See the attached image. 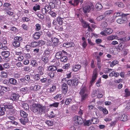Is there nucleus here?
<instances>
[{"instance_id":"f8f14e48","label":"nucleus","mask_w":130,"mask_h":130,"mask_svg":"<svg viewBox=\"0 0 130 130\" xmlns=\"http://www.w3.org/2000/svg\"><path fill=\"white\" fill-rule=\"evenodd\" d=\"M81 67V66L79 64L73 65L72 67V70L74 72L80 70Z\"/></svg>"},{"instance_id":"49530a36","label":"nucleus","mask_w":130,"mask_h":130,"mask_svg":"<svg viewBox=\"0 0 130 130\" xmlns=\"http://www.w3.org/2000/svg\"><path fill=\"white\" fill-rule=\"evenodd\" d=\"M50 55V52L48 50H45L43 55L48 57Z\"/></svg>"},{"instance_id":"6e6d98bb","label":"nucleus","mask_w":130,"mask_h":130,"mask_svg":"<svg viewBox=\"0 0 130 130\" xmlns=\"http://www.w3.org/2000/svg\"><path fill=\"white\" fill-rule=\"evenodd\" d=\"M49 13L52 17H56L57 14L54 12L51 11Z\"/></svg>"},{"instance_id":"bf43d9fd","label":"nucleus","mask_w":130,"mask_h":130,"mask_svg":"<svg viewBox=\"0 0 130 130\" xmlns=\"http://www.w3.org/2000/svg\"><path fill=\"white\" fill-rule=\"evenodd\" d=\"M81 95V100L82 101L85 100V99L87 97L88 95L86 93H85Z\"/></svg>"},{"instance_id":"6e6552de","label":"nucleus","mask_w":130,"mask_h":130,"mask_svg":"<svg viewBox=\"0 0 130 130\" xmlns=\"http://www.w3.org/2000/svg\"><path fill=\"white\" fill-rule=\"evenodd\" d=\"M61 87L63 93L64 94H66L67 92L68 89L67 85L66 84H62Z\"/></svg>"},{"instance_id":"bb28decb","label":"nucleus","mask_w":130,"mask_h":130,"mask_svg":"<svg viewBox=\"0 0 130 130\" xmlns=\"http://www.w3.org/2000/svg\"><path fill=\"white\" fill-rule=\"evenodd\" d=\"M6 111L5 108L4 107H0V116H2L5 114Z\"/></svg>"},{"instance_id":"ddd939ff","label":"nucleus","mask_w":130,"mask_h":130,"mask_svg":"<svg viewBox=\"0 0 130 130\" xmlns=\"http://www.w3.org/2000/svg\"><path fill=\"white\" fill-rule=\"evenodd\" d=\"M75 45L74 43L72 42H66L63 44V46L67 48H68L71 46H74Z\"/></svg>"},{"instance_id":"6ab92c4d","label":"nucleus","mask_w":130,"mask_h":130,"mask_svg":"<svg viewBox=\"0 0 130 130\" xmlns=\"http://www.w3.org/2000/svg\"><path fill=\"white\" fill-rule=\"evenodd\" d=\"M119 38V37L116 35H111L109 36L107 38V39L108 40H112L114 39H117Z\"/></svg>"},{"instance_id":"de8ad7c7","label":"nucleus","mask_w":130,"mask_h":130,"mask_svg":"<svg viewBox=\"0 0 130 130\" xmlns=\"http://www.w3.org/2000/svg\"><path fill=\"white\" fill-rule=\"evenodd\" d=\"M72 101V99L70 98H66L65 100V104L66 105L69 104Z\"/></svg>"},{"instance_id":"79ce46f5","label":"nucleus","mask_w":130,"mask_h":130,"mask_svg":"<svg viewBox=\"0 0 130 130\" xmlns=\"http://www.w3.org/2000/svg\"><path fill=\"white\" fill-rule=\"evenodd\" d=\"M118 63V62L116 60H115L111 62L110 64V66L111 67H113L116 64Z\"/></svg>"},{"instance_id":"dca6fc26","label":"nucleus","mask_w":130,"mask_h":130,"mask_svg":"<svg viewBox=\"0 0 130 130\" xmlns=\"http://www.w3.org/2000/svg\"><path fill=\"white\" fill-rule=\"evenodd\" d=\"M119 75V74L118 72H116L115 71H112L109 74V76L110 77L114 76L115 77H118Z\"/></svg>"},{"instance_id":"39448f33","label":"nucleus","mask_w":130,"mask_h":130,"mask_svg":"<svg viewBox=\"0 0 130 130\" xmlns=\"http://www.w3.org/2000/svg\"><path fill=\"white\" fill-rule=\"evenodd\" d=\"M73 120L74 122L76 124H81L83 123V119L79 117L75 116L73 118Z\"/></svg>"},{"instance_id":"4c0bfd02","label":"nucleus","mask_w":130,"mask_h":130,"mask_svg":"<svg viewBox=\"0 0 130 130\" xmlns=\"http://www.w3.org/2000/svg\"><path fill=\"white\" fill-rule=\"evenodd\" d=\"M95 7L98 10H100L102 8V6L101 4L97 3L96 4Z\"/></svg>"},{"instance_id":"7c9ffc66","label":"nucleus","mask_w":130,"mask_h":130,"mask_svg":"<svg viewBox=\"0 0 130 130\" xmlns=\"http://www.w3.org/2000/svg\"><path fill=\"white\" fill-rule=\"evenodd\" d=\"M62 56V53L61 52H58L56 53L55 57L58 59H60Z\"/></svg>"},{"instance_id":"8fccbe9b","label":"nucleus","mask_w":130,"mask_h":130,"mask_svg":"<svg viewBox=\"0 0 130 130\" xmlns=\"http://www.w3.org/2000/svg\"><path fill=\"white\" fill-rule=\"evenodd\" d=\"M39 44L38 42H31V45L33 47H35L37 46H39Z\"/></svg>"},{"instance_id":"3c124183","label":"nucleus","mask_w":130,"mask_h":130,"mask_svg":"<svg viewBox=\"0 0 130 130\" xmlns=\"http://www.w3.org/2000/svg\"><path fill=\"white\" fill-rule=\"evenodd\" d=\"M55 73L52 72H50L48 74V76H49L51 78H53L55 75Z\"/></svg>"},{"instance_id":"393cba45","label":"nucleus","mask_w":130,"mask_h":130,"mask_svg":"<svg viewBox=\"0 0 130 130\" xmlns=\"http://www.w3.org/2000/svg\"><path fill=\"white\" fill-rule=\"evenodd\" d=\"M117 40L119 41V42L120 43L119 46L120 47L122 45L121 44V43H123L124 42L126 41V40L124 37L121 38H118V39H117Z\"/></svg>"},{"instance_id":"423d86ee","label":"nucleus","mask_w":130,"mask_h":130,"mask_svg":"<svg viewBox=\"0 0 130 130\" xmlns=\"http://www.w3.org/2000/svg\"><path fill=\"white\" fill-rule=\"evenodd\" d=\"M51 8L48 5L45 6V7L42 9V13L44 14H47V12L49 13L51 11Z\"/></svg>"},{"instance_id":"0e129e2a","label":"nucleus","mask_w":130,"mask_h":130,"mask_svg":"<svg viewBox=\"0 0 130 130\" xmlns=\"http://www.w3.org/2000/svg\"><path fill=\"white\" fill-rule=\"evenodd\" d=\"M105 16L104 15H101L98 16L97 18V20L98 21H100L102 20L104 18H105Z\"/></svg>"},{"instance_id":"ea45409f","label":"nucleus","mask_w":130,"mask_h":130,"mask_svg":"<svg viewBox=\"0 0 130 130\" xmlns=\"http://www.w3.org/2000/svg\"><path fill=\"white\" fill-rule=\"evenodd\" d=\"M63 18L60 17H58L57 18V21L59 25H61L62 24L63 22Z\"/></svg>"},{"instance_id":"4d7b16f0","label":"nucleus","mask_w":130,"mask_h":130,"mask_svg":"<svg viewBox=\"0 0 130 130\" xmlns=\"http://www.w3.org/2000/svg\"><path fill=\"white\" fill-rule=\"evenodd\" d=\"M87 27L88 28V31L87 32V33L86 35L85 36L86 37L87 36V37H89L90 36V35L89 34V31L90 30L92 31V29L90 27L89 25H88V26Z\"/></svg>"},{"instance_id":"5fc2aeb1","label":"nucleus","mask_w":130,"mask_h":130,"mask_svg":"<svg viewBox=\"0 0 130 130\" xmlns=\"http://www.w3.org/2000/svg\"><path fill=\"white\" fill-rule=\"evenodd\" d=\"M40 6L39 5H36L33 7V9L35 11L37 10H39L40 9Z\"/></svg>"},{"instance_id":"f257e3e1","label":"nucleus","mask_w":130,"mask_h":130,"mask_svg":"<svg viewBox=\"0 0 130 130\" xmlns=\"http://www.w3.org/2000/svg\"><path fill=\"white\" fill-rule=\"evenodd\" d=\"M97 71V69L95 68L93 71L91 80L90 81V83L89 88H90L92 86V85L94 83L95 80L98 77V74Z\"/></svg>"},{"instance_id":"864d4df0","label":"nucleus","mask_w":130,"mask_h":130,"mask_svg":"<svg viewBox=\"0 0 130 130\" xmlns=\"http://www.w3.org/2000/svg\"><path fill=\"white\" fill-rule=\"evenodd\" d=\"M62 97V95L60 94H57L54 97V98L55 100H58L59 99L60 100L62 99L61 98Z\"/></svg>"},{"instance_id":"4468645a","label":"nucleus","mask_w":130,"mask_h":130,"mask_svg":"<svg viewBox=\"0 0 130 130\" xmlns=\"http://www.w3.org/2000/svg\"><path fill=\"white\" fill-rule=\"evenodd\" d=\"M126 21V18L125 17H122L121 19H118L117 20V22L120 24H122Z\"/></svg>"},{"instance_id":"9d476101","label":"nucleus","mask_w":130,"mask_h":130,"mask_svg":"<svg viewBox=\"0 0 130 130\" xmlns=\"http://www.w3.org/2000/svg\"><path fill=\"white\" fill-rule=\"evenodd\" d=\"M19 95L18 93H13L11 96L10 99L12 101H16L18 100L19 97Z\"/></svg>"},{"instance_id":"338daca9","label":"nucleus","mask_w":130,"mask_h":130,"mask_svg":"<svg viewBox=\"0 0 130 130\" xmlns=\"http://www.w3.org/2000/svg\"><path fill=\"white\" fill-rule=\"evenodd\" d=\"M70 64L68 63L66 64L62 67L63 69H68L69 68Z\"/></svg>"},{"instance_id":"20e7f679","label":"nucleus","mask_w":130,"mask_h":130,"mask_svg":"<svg viewBox=\"0 0 130 130\" xmlns=\"http://www.w3.org/2000/svg\"><path fill=\"white\" fill-rule=\"evenodd\" d=\"M4 8H1L0 9L1 11H8L10 10L11 8V5L9 3H5L3 5Z\"/></svg>"},{"instance_id":"e2e57ef3","label":"nucleus","mask_w":130,"mask_h":130,"mask_svg":"<svg viewBox=\"0 0 130 130\" xmlns=\"http://www.w3.org/2000/svg\"><path fill=\"white\" fill-rule=\"evenodd\" d=\"M84 124L85 125L87 126H89L91 124H92L91 122V120H88L86 121L85 122Z\"/></svg>"},{"instance_id":"a211bd4d","label":"nucleus","mask_w":130,"mask_h":130,"mask_svg":"<svg viewBox=\"0 0 130 130\" xmlns=\"http://www.w3.org/2000/svg\"><path fill=\"white\" fill-rule=\"evenodd\" d=\"M9 81L10 83L12 85H16L17 84V80L13 78H10L9 80Z\"/></svg>"},{"instance_id":"cd10ccee","label":"nucleus","mask_w":130,"mask_h":130,"mask_svg":"<svg viewBox=\"0 0 130 130\" xmlns=\"http://www.w3.org/2000/svg\"><path fill=\"white\" fill-rule=\"evenodd\" d=\"M113 11L111 10L106 11L104 13V15L105 17L109 16L110 14L112 13Z\"/></svg>"},{"instance_id":"412c9836","label":"nucleus","mask_w":130,"mask_h":130,"mask_svg":"<svg viewBox=\"0 0 130 130\" xmlns=\"http://www.w3.org/2000/svg\"><path fill=\"white\" fill-rule=\"evenodd\" d=\"M20 113L21 116L23 118H27L28 114L25 111L23 110H21Z\"/></svg>"},{"instance_id":"0eeeda50","label":"nucleus","mask_w":130,"mask_h":130,"mask_svg":"<svg viewBox=\"0 0 130 130\" xmlns=\"http://www.w3.org/2000/svg\"><path fill=\"white\" fill-rule=\"evenodd\" d=\"M118 117L119 120L121 121H125L127 120V116L124 113H120Z\"/></svg>"},{"instance_id":"37998d69","label":"nucleus","mask_w":130,"mask_h":130,"mask_svg":"<svg viewBox=\"0 0 130 130\" xmlns=\"http://www.w3.org/2000/svg\"><path fill=\"white\" fill-rule=\"evenodd\" d=\"M82 23L83 26L84 28H86L87 27L88 25H89L87 23L83 20L81 21Z\"/></svg>"},{"instance_id":"a878e982","label":"nucleus","mask_w":130,"mask_h":130,"mask_svg":"<svg viewBox=\"0 0 130 130\" xmlns=\"http://www.w3.org/2000/svg\"><path fill=\"white\" fill-rule=\"evenodd\" d=\"M12 45L15 48H17L20 46V42L18 41H16L14 40L13 42Z\"/></svg>"},{"instance_id":"a18cd8bd","label":"nucleus","mask_w":130,"mask_h":130,"mask_svg":"<svg viewBox=\"0 0 130 130\" xmlns=\"http://www.w3.org/2000/svg\"><path fill=\"white\" fill-rule=\"evenodd\" d=\"M56 89V87L55 86L53 85L51 87L49 90H50V92L52 93L55 91Z\"/></svg>"},{"instance_id":"052dcab7","label":"nucleus","mask_w":130,"mask_h":130,"mask_svg":"<svg viewBox=\"0 0 130 130\" xmlns=\"http://www.w3.org/2000/svg\"><path fill=\"white\" fill-rule=\"evenodd\" d=\"M5 108H8L10 109H12L13 108V106L12 105L10 104H8L6 105H5Z\"/></svg>"},{"instance_id":"1a4fd4ad","label":"nucleus","mask_w":130,"mask_h":130,"mask_svg":"<svg viewBox=\"0 0 130 130\" xmlns=\"http://www.w3.org/2000/svg\"><path fill=\"white\" fill-rule=\"evenodd\" d=\"M39 108L38 115L44 112L45 110L46 109V106H43L39 104Z\"/></svg>"},{"instance_id":"aec40b11","label":"nucleus","mask_w":130,"mask_h":130,"mask_svg":"<svg viewBox=\"0 0 130 130\" xmlns=\"http://www.w3.org/2000/svg\"><path fill=\"white\" fill-rule=\"evenodd\" d=\"M21 104L22 107L25 109L26 110L28 109L29 107V105L27 103L23 102H22Z\"/></svg>"},{"instance_id":"c756f323","label":"nucleus","mask_w":130,"mask_h":130,"mask_svg":"<svg viewBox=\"0 0 130 130\" xmlns=\"http://www.w3.org/2000/svg\"><path fill=\"white\" fill-rule=\"evenodd\" d=\"M31 64L34 67L37 66L38 65V63L36 60H32L31 61Z\"/></svg>"},{"instance_id":"f3484780","label":"nucleus","mask_w":130,"mask_h":130,"mask_svg":"<svg viewBox=\"0 0 130 130\" xmlns=\"http://www.w3.org/2000/svg\"><path fill=\"white\" fill-rule=\"evenodd\" d=\"M42 32H37L35 33L34 34L33 37L35 39H39L41 35Z\"/></svg>"},{"instance_id":"09e8293b","label":"nucleus","mask_w":130,"mask_h":130,"mask_svg":"<svg viewBox=\"0 0 130 130\" xmlns=\"http://www.w3.org/2000/svg\"><path fill=\"white\" fill-rule=\"evenodd\" d=\"M20 90L25 93H27L28 90V87H25L22 88L20 89Z\"/></svg>"},{"instance_id":"e433bc0d","label":"nucleus","mask_w":130,"mask_h":130,"mask_svg":"<svg viewBox=\"0 0 130 130\" xmlns=\"http://www.w3.org/2000/svg\"><path fill=\"white\" fill-rule=\"evenodd\" d=\"M72 86L77 85L78 82L77 79V78H73L72 79Z\"/></svg>"},{"instance_id":"13d9d810","label":"nucleus","mask_w":130,"mask_h":130,"mask_svg":"<svg viewBox=\"0 0 130 130\" xmlns=\"http://www.w3.org/2000/svg\"><path fill=\"white\" fill-rule=\"evenodd\" d=\"M2 90L6 92L10 90V88L8 87H1Z\"/></svg>"},{"instance_id":"603ef678","label":"nucleus","mask_w":130,"mask_h":130,"mask_svg":"<svg viewBox=\"0 0 130 130\" xmlns=\"http://www.w3.org/2000/svg\"><path fill=\"white\" fill-rule=\"evenodd\" d=\"M14 40L18 41L19 42L22 40V39L21 37L16 36L14 38Z\"/></svg>"},{"instance_id":"5701e85b","label":"nucleus","mask_w":130,"mask_h":130,"mask_svg":"<svg viewBox=\"0 0 130 130\" xmlns=\"http://www.w3.org/2000/svg\"><path fill=\"white\" fill-rule=\"evenodd\" d=\"M104 31L108 34H110L113 32V30L110 28H105L104 29Z\"/></svg>"},{"instance_id":"a19ab883","label":"nucleus","mask_w":130,"mask_h":130,"mask_svg":"<svg viewBox=\"0 0 130 130\" xmlns=\"http://www.w3.org/2000/svg\"><path fill=\"white\" fill-rule=\"evenodd\" d=\"M41 28V25L38 23L37 24L35 25V30L37 31L39 30Z\"/></svg>"},{"instance_id":"c9c22d12","label":"nucleus","mask_w":130,"mask_h":130,"mask_svg":"<svg viewBox=\"0 0 130 130\" xmlns=\"http://www.w3.org/2000/svg\"><path fill=\"white\" fill-rule=\"evenodd\" d=\"M59 103V102H55L52 104H50L49 106L50 107H57L58 106Z\"/></svg>"},{"instance_id":"c03bdc74","label":"nucleus","mask_w":130,"mask_h":130,"mask_svg":"<svg viewBox=\"0 0 130 130\" xmlns=\"http://www.w3.org/2000/svg\"><path fill=\"white\" fill-rule=\"evenodd\" d=\"M68 59V57L66 56H63L61 57L60 59V60L61 61L63 62H66Z\"/></svg>"},{"instance_id":"c85d7f7f","label":"nucleus","mask_w":130,"mask_h":130,"mask_svg":"<svg viewBox=\"0 0 130 130\" xmlns=\"http://www.w3.org/2000/svg\"><path fill=\"white\" fill-rule=\"evenodd\" d=\"M22 21L23 22L29 23L30 22V19L29 18L24 17L22 18Z\"/></svg>"},{"instance_id":"2eb2a0df","label":"nucleus","mask_w":130,"mask_h":130,"mask_svg":"<svg viewBox=\"0 0 130 130\" xmlns=\"http://www.w3.org/2000/svg\"><path fill=\"white\" fill-rule=\"evenodd\" d=\"M38 72L40 75H42L44 73V68L41 66H39L37 68Z\"/></svg>"},{"instance_id":"58836bf2","label":"nucleus","mask_w":130,"mask_h":130,"mask_svg":"<svg viewBox=\"0 0 130 130\" xmlns=\"http://www.w3.org/2000/svg\"><path fill=\"white\" fill-rule=\"evenodd\" d=\"M91 120L92 124H96L98 122V120L96 118H92V119Z\"/></svg>"},{"instance_id":"2f4dec72","label":"nucleus","mask_w":130,"mask_h":130,"mask_svg":"<svg viewBox=\"0 0 130 130\" xmlns=\"http://www.w3.org/2000/svg\"><path fill=\"white\" fill-rule=\"evenodd\" d=\"M20 121L21 123L23 124H25L26 122H27L28 120L27 118H23L20 119Z\"/></svg>"},{"instance_id":"69168bd1","label":"nucleus","mask_w":130,"mask_h":130,"mask_svg":"<svg viewBox=\"0 0 130 130\" xmlns=\"http://www.w3.org/2000/svg\"><path fill=\"white\" fill-rule=\"evenodd\" d=\"M45 123L49 126H51L53 125V122L52 121L47 120L46 122Z\"/></svg>"},{"instance_id":"473e14b6","label":"nucleus","mask_w":130,"mask_h":130,"mask_svg":"<svg viewBox=\"0 0 130 130\" xmlns=\"http://www.w3.org/2000/svg\"><path fill=\"white\" fill-rule=\"evenodd\" d=\"M33 79L36 81H38L40 79V76L39 74H37L33 76Z\"/></svg>"},{"instance_id":"72a5a7b5","label":"nucleus","mask_w":130,"mask_h":130,"mask_svg":"<svg viewBox=\"0 0 130 130\" xmlns=\"http://www.w3.org/2000/svg\"><path fill=\"white\" fill-rule=\"evenodd\" d=\"M48 70L52 71H53L57 70V68L56 66H50L48 67Z\"/></svg>"},{"instance_id":"b1692460","label":"nucleus","mask_w":130,"mask_h":130,"mask_svg":"<svg viewBox=\"0 0 130 130\" xmlns=\"http://www.w3.org/2000/svg\"><path fill=\"white\" fill-rule=\"evenodd\" d=\"M125 16V14L122 13L121 12H115L114 13L113 16L114 17L116 18L121 16Z\"/></svg>"},{"instance_id":"7ed1b4c3","label":"nucleus","mask_w":130,"mask_h":130,"mask_svg":"<svg viewBox=\"0 0 130 130\" xmlns=\"http://www.w3.org/2000/svg\"><path fill=\"white\" fill-rule=\"evenodd\" d=\"M39 104L34 103L31 106L30 109L31 110L35 113L38 115V112L39 109Z\"/></svg>"},{"instance_id":"f03ea898","label":"nucleus","mask_w":130,"mask_h":130,"mask_svg":"<svg viewBox=\"0 0 130 130\" xmlns=\"http://www.w3.org/2000/svg\"><path fill=\"white\" fill-rule=\"evenodd\" d=\"M94 8V6L92 3H90L84 7L83 11L84 13L86 14L89 12L91 10H93Z\"/></svg>"},{"instance_id":"774afa93","label":"nucleus","mask_w":130,"mask_h":130,"mask_svg":"<svg viewBox=\"0 0 130 130\" xmlns=\"http://www.w3.org/2000/svg\"><path fill=\"white\" fill-rule=\"evenodd\" d=\"M22 27L25 30H27L28 28L27 25L25 24H23L22 25Z\"/></svg>"},{"instance_id":"680f3d73","label":"nucleus","mask_w":130,"mask_h":130,"mask_svg":"<svg viewBox=\"0 0 130 130\" xmlns=\"http://www.w3.org/2000/svg\"><path fill=\"white\" fill-rule=\"evenodd\" d=\"M125 96L126 97L129 96L130 95V92L128 90V89H125Z\"/></svg>"},{"instance_id":"f704fd0d","label":"nucleus","mask_w":130,"mask_h":130,"mask_svg":"<svg viewBox=\"0 0 130 130\" xmlns=\"http://www.w3.org/2000/svg\"><path fill=\"white\" fill-rule=\"evenodd\" d=\"M48 57H47L42 55V57L41 60L44 62L46 63H47L48 61Z\"/></svg>"},{"instance_id":"4be33fe9","label":"nucleus","mask_w":130,"mask_h":130,"mask_svg":"<svg viewBox=\"0 0 130 130\" xmlns=\"http://www.w3.org/2000/svg\"><path fill=\"white\" fill-rule=\"evenodd\" d=\"M1 55L4 57H7L10 55V53L8 51H3L1 53Z\"/></svg>"},{"instance_id":"9b49d317","label":"nucleus","mask_w":130,"mask_h":130,"mask_svg":"<svg viewBox=\"0 0 130 130\" xmlns=\"http://www.w3.org/2000/svg\"><path fill=\"white\" fill-rule=\"evenodd\" d=\"M87 91V88L85 85H83L80 88V90L79 92L80 95H82L85 93Z\"/></svg>"}]
</instances>
